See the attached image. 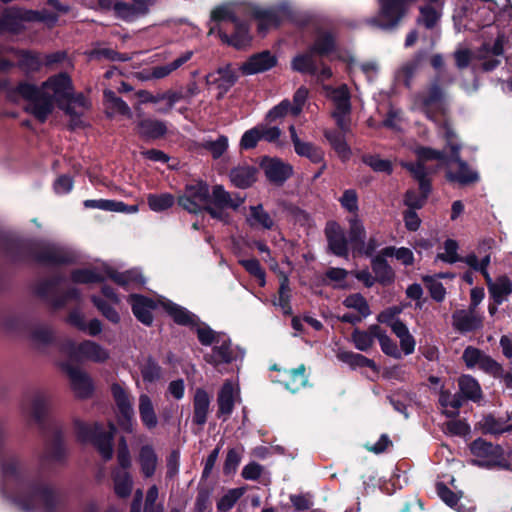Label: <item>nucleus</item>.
<instances>
[{"mask_svg":"<svg viewBox=\"0 0 512 512\" xmlns=\"http://www.w3.org/2000/svg\"><path fill=\"white\" fill-rule=\"evenodd\" d=\"M15 92L27 101L25 110L42 123L52 113L54 102L69 115L72 129L81 126V117L89 109V102L83 94L74 95L67 73L50 77L40 87L28 82L20 83Z\"/></svg>","mask_w":512,"mask_h":512,"instance_id":"f257e3e1","label":"nucleus"},{"mask_svg":"<svg viewBox=\"0 0 512 512\" xmlns=\"http://www.w3.org/2000/svg\"><path fill=\"white\" fill-rule=\"evenodd\" d=\"M74 427L78 438L83 442H92L104 460H110L113 456V437L116 428L109 425L108 431H103L97 424H88L79 419L74 421Z\"/></svg>","mask_w":512,"mask_h":512,"instance_id":"f03ea898","label":"nucleus"},{"mask_svg":"<svg viewBox=\"0 0 512 512\" xmlns=\"http://www.w3.org/2000/svg\"><path fill=\"white\" fill-rule=\"evenodd\" d=\"M245 202V197L239 193H231L222 185H214L210 193V202L206 206V212L213 218L224 224L231 222V216L227 209L238 210Z\"/></svg>","mask_w":512,"mask_h":512,"instance_id":"7ed1b4c3","label":"nucleus"},{"mask_svg":"<svg viewBox=\"0 0 512 512\" xmlns=\"http://www.w3.org/2000/svg\"><path fill=\"white\" fill-rule=\"evenodd\" d=\"M413 1L414 0H378V15L367 18L365 23L382 30H392L396 28L407 15L409 2Z\"/></svg>","mask_w":512,"mask_h":512,"instance_id":"20e7f679","label":"nucleus"},{"mask_svg":"<svg viewBox=\"0 0 512 512\" xmlns=\"http://www.w3.org/2000/svg\"><path fill=\"white\" fill-rule=\"evenodd\" d=\"M446 92L440 84V79L435 78L425 91L417 95V104L420 110L430 120L437 122L438 116L446 117L449 107L445 101Z\"/></svg>","mask_w":512,"mask_h":512,"instance_id":"39448f33","label":"nucleus"},{"mask_svg":"<svg viewBox=\"0 0 512 512\" xmlns=\"http://www.w3.org/2000/svg\"><path fill=\"white\" fill-rule=\"evenodd\" d=\"M57 16L45 11L25 10L20 7H10L3 11L0 17V30L17 33L23 28V22L44 21L54 23Z\"/></svg>","mask_w":512,"mask_h":512,"instance_id":"423d86ee","label":"nucleus"},{"mask_svg":"<svg viewBox=\"0 0 512 512\" xmlns=\"http://www.w3.org/2000/svg\"><path fill=\"white\" fill-rule=\"evenodd\" d=\"M471 453L479 458L472 462L479 467H501L508 468V463L504 458V451L500 445H495L482 438L475 439L470 444Z\"/></svg>","mask_w":512,"mask_h":512,"instance_id":"0eeeda50","label":"nucleus"},{"mask_svg":"<svg viewBox=\"0 0 512 512\" xmlns=\"http://www.w3.org/2000/svg\"><path fill=\"white\" fill-rule=\"evenodd\" d=\"M61 350L70 357V359L76 361L87 360L102 363L108 360L110 356L107 349L90 340H85L80 344H76L70 340L66 341L62 345Z\"/></svg>","mask_w":512,"mask_h":512,"instance_id":"6e6552de","label":"nucleus"},{"mask_svg":"<svg viewBox=\"0 0 512 512\" xmlns=\"http://www.w3.org/2000/svg\"><path fill=\"white\" fill-rule=\"evenodd\" d=\"M209 185L204 181H195L185 187V192L178 198L179 205L189 213L206 211L210 202Z\"/></svg>","mask_w":512,"mask_h":512,"instance_id":"1a4fd4ad","label":"nucleus"},{"mask_svg":"<svg viewBox=\"0 0 512 512\" xmlns=\"http://www.w3.org/2000/svg\"><path fill=\"white\" fill-rule=\"evenodd\" d=\"M51 407V397L44 391L27 393L21 400V413L27 419L41 424L48 415Z\"/></svg>","mask_w":512,"mask_h":512,"instance_id":"9d476101","label":"nucleus"},{"mask_svg":"<svg viewBox=\"0 0 512 512\" xmlns=\"http://www.w3.org/2000/svg\"><path fill=\"white\" fill-rule=\"evenodd\" d=\"M409 172L418 182L420 194H417L415 190H408L404 196V204L412 210L421 209L431 192L430 179L424 178V172L418 166H409Z\"/></svg>","mask_w":512,"mask_h":512,"instance_id":"9b49d317","label":"nucleus"},{"mask_svg":"<svg viewBox=\"0 0 512 512\" xmlns=\"http://www.w3.org/2000/svg\"><path fill=\"white\" fill-rule=\"evenodd\" d=\"M59 285V279L52 278L43 282L39 288L38 293L42 296L51 295V303L54 308H62L69 302H79L81 300V292L76 287H69L64 293L56 294L55 289Z\"/></svg>","mask_w":512,"mask_h":512,"instance_id":"f8f14e48","label":"nucleus"},{"mask_svg":"<svg viewBox=\"0 0 512 512\" xmlns=\"http://www.w3.org/2000/svg\"><path fill=\"white\" fill-rule=\"evenodd\" d=\"M446 164V178L448 181L467 185L478 180L477 173L470 170L467 163L460 158V153L451 155Z\"/></svg>","mask_w":512,"mask_h":512,"instance_id":"ddd939ff","label":"nucleus"},{"mask_svg":"<svg viewBox=\"0 0 512 512\" xmlns=\"http://www.w3.org/2000/svg\"><path fill=\"white\" fill-rule=\"evenodd\" d=\"M325 237L327 240L328 250L338 257H348V239L345 230L335 221L326 224Z\"/></svg>","mask_w":512,"mask_h":512,"instance_id":"4468645a","label":"nucleus"},{"mask_svg":"<svg viewBox=\"0 0 512 512\" xmlns=\"http://www.w3.org/2000/svg\"><path fill=\"white\" fill-rule=\"evenodd\" d=\"M261 168L266 178L275 185H282L293 173L291 165L282 162L277 158H264Z\"/></svg>","mask_w":512,"mask_h":512,"instance_id":"2eb2a0df","label":"nucleus"},{"mask_svg":"<svg viewBox=\"0 0 512 512\" xmlns=\"http://www.w3.org/2000/svg\"><path fill=\"white\" fill-rule=\"evenodd\" d=\"M452 325L457 331L467 333L480 329L483 318L473 308L459 309L452 314Z\"/></svg>","mask_w":512,"mask_h":512,"instance_id":"dca6fc26","label":"nucleus"},{"mask_svg":"<svg viewBox=\"0 0 512 512\" xmlns=\"http://www.w3.org/2000/svg\"><path fill=\"white\" fill-rule=\"evenodd\" d=\"M33 255L39 262L49 264H63L72 261L70 253L58 246L48 243L37 244Z\"/></svg>","mask_w":512,"mask_h":512,"instance_id":"f3484780","label":"nucleus"},{"mask_svg":"<svg viewBox=\"0 0 512 512\" xmlns=\"http://www.w3.org/2000/svg\"><path fill=\"white\" fill-rule=\"evenodd\" d=\"M71 387L75 395L79 398H88L93 392V383L90 376L77 367L66 366L65 368Z\"/></svg>","mask_w":512,"mask_h":512,"instance_id":"a211bd4d","label":"nucleus"},{"mask_svg":"<svg viewBox=\"0 0 512 512\" xmlns=\"http://www.w3.org/2000/svg\"><path fill=\"white\" fill-rule=\"evenodd\" d=\"M415 155L417 156L416 162H402L401 165L403 168L409 171V166H418L422 168L424 172V178H429L431 174L435 172L434 169L426 166V162L430 160H443L445 158V154L442 151L435 150L429 147H417L414 150Z\"/></svg>","mask_w":512,"mask_h":512,"instance_id":"6ab92c4d","label":"nucleus"},{"mask_svg":"<svg viewBox=\"0 0 512 512\" xmlns=\"http://www.w3.org/2000/svg\"><path fill=\"white\" fill-rule=\"evenodd\" d=\"M277 63V59L269 51H263L261 53L251 56L241 66V70L245 75H252L267 71L274 67Z\"/></svg>","mask_w":512,"mask_h":512,"instance_id":"aec40b11","label":"nucleus"},{"mask_svg":"<svg viewBox=\"0 0 512 512\" xmlns=\"http://www.w3.org/2000/svg\"><path fill=\"white\" fill-rule=\"evenodd\" d=\"M232 28H233V33L231 36H229L226 32L227 28H225L223 26H218L217 29H218V33H219L221 40L230 45H233L237 49H241V48L245 47L250 41V36H249L248 27H247L246 23L237 19L232 24Z\"/></svg>","mask_w":512,"mask_h":512,"instance_id":"412c9836","label":"nucleus"},{"mask_svg":"<svg viewBox=\"0 0 512 512\" xmlns=\"http://www.w3.org/2000/svg\"><path fill=\"white\" fill-rule=\"evenodd\" d=\"M257 172L255 166L242 164L230 170L229 179L235 187L246 189L256 182Z\"/></svg>","mask_w":512,"mask_h":512,"instance_id":"4be33fe9","label":"nucleus"},{"mask_svg":"<svg viewBox=\"0 0 512 512\" xmlns=\"http://www.w3.org/2000/svg\"><path fill=\"white\" fill-rule=\"evenodd\" d=\"M437 2H430L421 5L419 7V15L416 18V23L419 26H423L427 30L435 29L442 17V9L441 6H433V4H437Z\"/></svg>","mask_w":512,"mask_h":512,"instance_id":"5701e85b","label":"nucleus"},{"mask_svg":"<svg viewBox=\"0 0 512 512\" xmlns=\"http://www.w3.org/2000/svg\"><path fill=\"white\" fill-rule=\"evenodd\" d=\"M137 462L140 466V471L145 478H151L154 476L158 467L159 459L151 444L141 446L137 456Z\"/></svg>","mask_w":512,"mask_h":512,"instance_id":"b1692460","label":"nucleus"},{"mask_svg":"<svg viewBox=\"0 0 512 512\" xmlns=\"http://www.w3.org/2000/svg\"><path fill=\"white\" fill-rule=\"evenodd\" d=\"M131 305L133 314L140 322L147 326L152 324V310L156 308V303L152 299L141 295H132Z\"/></svg>","mask_w":512,"mask_h":512,"instance_id":"393cba45","label":"nucleus"},{"mask_svg":"<svg viewBox=\"0 0 512 512\" xmlns=\"http://www.w3.org/2000/svg\"><path fill=\"white\" fill-rule=\"evenodd\" d=\"M210 396L202 388H197L193 398V422L203 426L209 414Z\"/></svg>","mask_w":512,"mask_h":512,"instance_id":"a878e982","label":"nucleus"},{"mask_svg":"<svg viewBox=\"0 0 512 512\" xmlns=\"http://www.w3.org/2000/svg\"><path fill=\"white\" fill-rule=\"evenodd\" d=\"M113 489L119 498H128L133 489V478L128 470L114 468L111 472Z\"/></svg>","mask_w":512,"mask_h":512,"instance_id":"bb28decb","label":"nucleus"},{"mask_svg":"<svg viewBox=\"0 0 512 512\" xmlns=\"http://www.w3.org/2000/svg\"><path fill=\"white\" fill-rule=\"evenodd\" d=\"M138 135L146 140L158 139L167 132L166 124L163 121L146 118L137 124Z\"/></svg>","mask_w":512,"mask_h":512,"instance_id":"cd10ccee","label":"nucleus"},{"mask_svg":"<svg viewBox=\"0 0 512 512\" xmlns=\"http://www.w3.org/2000/svg\"><path fill=\"white\" fill-rule=\"evenodd\" d=\"M111 394L118 408L119 415H134L133 397L123 386L113 383L111 385Z\"/></svg>","mask_w":512,"mask_h":512,"instance_id":"c85d7f7f","label":"nucleus"},{"mask_svg":"<svg viewBox=\"0 0 512 512\" xmlns=\"http://www.w3.org/2000/svg\"><path fill=\"white\" fill-rule=\"evenodd\" d=\"M138 410L143 425L152 430L158 425V418L152 399L147 394H140L138 398Z\"/></svg>","mask_w":512,"mask_h":512,"instance_id":"c756f323","label":"nucleus"},{"mask_svg":"<svg viewBox=\"0 0 512 512\" xmlns=\"http://www.w3.org/2000/svg\"><path fill=\"white\" fill-rule=\"evenodd\" d=\"M246 222L251 228L271 230L274 226L272 217L264 210L262 204L249 207V214L246 217Z\"/></svg>","mask_w":512,"mask_h":512,"instance_id":"7c9ffc66","label":"nucleus"},{"mask_svg":"<svg viewBox=\"0 0 512 512\" xmlns=\"http://www.w3.org/2000/svg\"><path fill=\"white\" fill-rule=\"evenodd\" d=\"M385 257L386 255L380 254L376 255L371 261L372 271L375 274V279L377 282L382 285H388L394 281V271L387 263Z\"/></svg>","mask_w":512,"mask_h":512,"instance_id":"2f4dec72","label":"nucleus"},{"mask_svg":"<svg viewBox=\"0 0 512 512\" xmlns=\"http://www.w3.org/2000/svg\"><path fill=\"white\" fill-rule=\"evenodd\" d=\"M206 79L208 84L216 85L222 95L235 84L236 75L231 68L225 67L209 74Z\"/></svg>","mask_w":512,"mask_h":512,"instance_id":"473e14b6","label":"nucleus"},{"mask_svg":"<svg viewBox=\"0 0 512 512\" xmlns=\"http://www.w3.org/2000/svg\"><path fill=\"white\" fill-rule=\"evenodd\" d=\"M483 433L491 435H501L505 432H512V424L505 418H496L492 414L485 415L479 422Z\"/></svg>","mask_w":512,"mask_h":512,"instance_id":"72a5a7b5","label":"nucleus"},{"mask_svg":"<svg viewBox=\"0 0 512 512\" xmlns=\"http://www.w3.org/2000/svg\"><path fill=\"white\" fill-rule=\"evenodd\" d=\"M68 452L66 447L59 441L48 446L40 457L43 465H64Z\"/></svg>","mask_w":512,"mask_h":512,"instance_id":"f704fd0d","label":"nucleus"},{"mask_svg":"<svg viewBox=\"0 0 512 512\" xmlns=\"http://www.w3.org/2000/svg\"><path fill=\"white\" fill-rule=\"evenodd\" d=\"M14 57L18 60L17 65L26 72H35L43 65V60L37 53L26 50L11 49Z\"/></svg>","mask_w":512,"mask_h":512,"instance_id":"c9c22d12","label":"nucleus"},{"mask_svg":"<svg viewBox=\"0 0 512 512\" xmlns=\"http://www.w3.org/2000/svg\"><path fill=\"white\" fill-rule=\"evenodd\" d=\"M105 273L108 278L114 281L116 284L127 287L129 285H143L144 278L143 276L136 270H129L125 272H117L112 268H106Z\"/></svg>","mask_w":512,"mask_h":512,"instance_id":"e433bc0d","label":"nucleus"},{"mask_svg":"<svg viewBox=\"0 0 512 512\" xmlns=\"http://www.w3.org/2000/svg\"><path fill=\"white\" fill-rule=\"evenodd\" d=\"M459 391L466 400L479 402L482 399V390L478 381L470 375H462L458 379Z\"/></svg>","mask_w":512,"mask_h":512,"instance_id":"4c0bfd02","label":"nucleus"},{"mask_svg":"<svg viewBox=\"0 0 512 512\" xmlns=\"http://www.w3.org/2000/svg\"><path fill=\"white\" fill-rule=\"evenodd\" d=\"M218 414L229 416L234 408V387L232 382L226 381L221 387L218 398Z\"/></svg>","mask_w":512,"mask_h":512,"instance_id":"58836bf2","label":"nucleus"},{"mask_svg":"<svg viewBox=\"0 0 512 512\" xmlns=\"http://www.w3.org/2000/svg\"><path fill=\"white\" fill-rule=\"evenodd\" d=\"M315 55V52L309 48L306 52L295 56L291 63L293 70L316 75L318 68L314 59Z\"/></svg>","mask_w":512,"mask_h":512,"instance_id":"ea45409f","label":"nucleus"},{"mask_svg":"<svg viewBox=\"0 0 512 512\" xmlns=\"http://www.w3.org/2000/svg\"><path fill=\"white\" fill-rule=\"evenodd\" d=\"M104 99L109 115L120 114L132 118V112L127 103L111 90L104 91Z\"/></svg>","mask_w":512,"mask_h":512,"instance_id":"a19ab883","label":"nucleus"},{"mask_svg":"<svg viewBox=\"0 0 512 512\" xmlns=\"http://www.w3.org/2000/svg\"><path fill=\"white\" fill-rule=\"evenodd\" d=\"M29 339L34 346L40 348L53 341L54 332L48 325L35 324L29 328Z\"/></svg>","mask_w":512,"mask_h":512,"instance_id":"79ce46f5","label":"nucleus"},{"mask_svg":"<svg viewBox=\"0 0 512 512\" xmlns=\"http://www.w3.org/2000/svg\"><path fill=\"white\" fill-rule=\"evenodd\" d=\"M287 379L285 380V387L291 392L295 393L308 384V377L306 375V367L301 364L299 367L285 371Z\"/></svg>","mask_w":512,"mask_h":512,"instance_id":"37998d69","label":"nucleus"},{"mask_svg":"<svg viewBox=\"0 0 512 512\" xmlns=\"http://www.w3.org/2000/svg\"><path fill=\"white\" fill-rule=\"evenodd\" d=\"M325 138L328 140L331 147L338 154L342 160L349 159L351 155V149L345 140V133L326 130L324 132Z\"/></svg>","mask_w":512,"mask_h":512,"instance_id":"c03bdc74","label":"nucleus"},{"mask_svg":"<svg viewBox=\"0 0 512 512\" xmlns=\"http://www.w3.org/2000/svg\"><path fill=\"white\" fill-rule=\"evenodd\" d=\"M193 55L192 51H186L181 56L176 58L171 63L155 66L151 68V75L153 79H162L169 76L172 72L180 68L183 64H185L188 60L191 59Z\"/></svg>","mask_w":512,"mask_h":512,"instance_id":"a18cd8bd","label":"nucleus"},{"mask_svg":"<svg viewBox=\"0 0 512 512\" xmlns=\"http://www.w3.org/2000/svg\"><path fill=\"white\" fill-rule=\"evenodd\" d=\"M389 326L393 333L400 339L401 347L406 354L414 351L415 341L409 333L407 326L400 320L389 322Z\"/></svg>","mask_w":512,"mask_h":512,"instance_id":"49530a36","label":"nucleus"},{"mask_svg":"<svg viewBox=\"0 0 512 512\" xmlns=\"http://www.w3.org/2000/svg\"><path fill=\"white\" fill-rule=\"evenodd\" d=\"M489 293L496 304H501L512 293L511 280L506 275L499 276L491 284Z\"/></svg>","mask_w":512,"mask_h":512,"instance_id":"de8ad7c7","label":"nucleus"},{"mask_svg":"<svg viewBox=\"0 0 512 512\" xmlns=\"http://www.w3.org/2000/svg\"><path fill=\"white\" fill-rule=\"evenodd\" d=\"M205 360L215 366L230 363L233 359V352L229 341H224L221 345L215 346L212 352L205 355Z\"/></svg>","mask_w":512,"mask_h":512,"instance_id":"09e8293b","label":"nucleus"},{"mask_svg":"<svg viewBox=\"0 0 512 512\" xmlns=\"http://www.w3.org/2000/svg\"><path fill=\"white\" fill-rule=\"evenodd\" d=\"M337 358L348 364L351 368L356 369L359 367H370L376 369L375 362L362 354L354 353L351 351H339Z\"/></svg>","mask_w":512,"mask_h":512,"instance_id":"8fccbe9b","label":"nucleus"},{"mask_svg":"<svg viewBox=\"0 0 512 512\" xmlns=\"http://www.w3.org/2000/svg\"><path fill=\"white\" fill-rule=\"evenodd\" d=\"M294 149L299 156L306 157L313 163H321L324 160L323 150L311 142L301 141L294 146Z\"/></svg>","mask_w":512,"mask_h":512,"instance_id":"3c124183","label":"nucleus"},{"mask_svg":"<svg viewBox=\"0 0 512 512\" xmlns=\"http://www.w3.org/2000/svg\"><path fill=\"white\" fill-rule=\"evenodd\" d=\"M329 97L334 103V111H351L350 95L346 85H342L336 89H330Z\"/></svg>","mask_w":512,"mask_h":512,"instance_id":"603ef678","label":"nucleus"},{"mask_svg":"<svg viewBox=\"0 0 512 512\" xmlns=\"http://www.w3.org/2000/svg\"><path fill=\"white\" fill-rule=\"evenodd\" d=\"M335 47V40L333 35L330 32H320L315 41L314 44L310 47L315 54L319 56L327 55L328 53L332 52Z\"/></svg>","mask_w":512,"mask_h":512,"instance_id":"864d4df0","label":"nucleus"},{"mask_svg":"<svg viewBox=\"0 0 512 512\" xmlns=\"http://www.w3.org/2000/svg\"><path fill=\"white\" fill-rule=\"evenodd\" d=\"M371 330L378 339L381 349L385 354L393 357L400 356L397 345L388 337L379 325H371Z\"/></svg>","mask_w":512,"mask_h":512,"instance_id":"5fc2aeb1","label":"nucleus"},{"mask_svg":"<svg viewBox=\"0 0 512 512\" xmlns=\"http://www.w3.org/2000/svg\"><path fill=\"white\" fill-rule=\"evenodd\" d=\"M140 371L143 380L149 383L159 380L162 375L161 367L151 357H148L143 361V363H141Z\"/></svg>","mask_w":512,"mask_h":512,"instance_id":"6e6d98bb","label":"nucleus"},{"mask_svg":"<svg viewBox=\"0 0 512 512\" xmlns=\"http://www.w3.org/2000/svg\"><path fill=\"white\" fill-rule=\"evenodd\" d=\"M71 279L74 283L89 284L102 282L105 279V277L96 270L77 269L71 273Z\"/></svg>","mask_w":512,"mask_h":512,"instance_id":"4d7b16f0","label":"nucleus"},{"mask_svg":"<svg viewBox=\"0 0 512 512\" xmlns=\"http://www.w3.org/2000/svg\"><path fill=\"white\" fill-rule=\"evenodd\" d=\"M351 337L355 347L360 351L369 350L373 346L374 339L376 338L372 333L371 326L367 331L355 329Z\"/></svg>","mask_w":512,"mask_h":512,"instance_id":"13d9d810","label":"nucleus"},{"mask_svg":"<svg viewBox=\"0 0 512 512\" xmlns=\"http://www.w3.org/2000/svg\"><path fill=\"white\" fill-rule=\"evenodd\" d=\"M343 305L349 309L356 310L362 317H367L371 313L368 302L360 293L347 296L343 301Z\"/></svg>","mask_w":512,"mask_h":512,"instance_id":"bf43d9fd","label":"nucleus"},{"mask_svg":"<svg viewBox=\"0 0 512 512\" xmlns=\"http://www.w3.org/2000/svg\"><path fill=\"white\" fill-rule=\"evenodd\" d=\"M349 224V239L353 248L356 250L359 246H363L366 231L361 221L356 217L350 219Z\"/></svg>","mask_w":512,"mask_h":512,"instance_id":"052dcab7","label":"nucleus"},{"mask_svg":"<svg viewBox=\"0 0 512 512\" xmlns=\"http://www.w3.org/2000/svg\"><path fill=\"white\" fill-rule=\"evenodd\" d=\"M113 7L117 16L125 20L133 19L139 14H145L147 12V8L145 7H139L137 4L124 2H116Z\"/></svg>","mask_w":512,"mask_h":512,"instance_id":"680f3d73","label":"nucleus"},{"mask_svg":"<svg viewBox=\"0 0 512 512\" xmlns=\"http://www.w3.org/2000/svg\"><path fill=\"white\" fill-rule=\"evenodd\" d=\"M148 205L151 210L156 212L164 211L173 206L175 199L169 193L163 194H150L147 198Z\"/></svg>","mask_w":512,"mask_h":512,"instance_id":"e2e57ef3","label":"nucleus"},{"mask_svg":"<svg viewBox=\"0 0 512 512\" xmlns=\"http://www.w3.org/2000/svg\"><path fill=\"white\" fill-rule=\"evenodd\" d=\"M255 17L259 21L258 29L260 31H266L279 23L278 15L274 10H257L255 11Z\"/></svg>","mask_w":512,"mask_h":512,"instance_id":"0e129e2a","label":"nucleus"},{"mask_svg":"<svg viewBox=\"0 0 512 512\" xmlns=\"http://www.w3.org/2000/svg\"><path fill=\"white\" fill-rule=\"evenodd\" d=\"M362 161L371 167L375 172L392 173V164L389 160L381 159L378 155H363Z\"/></svg>","mask_w":512,"mask_h":512,"instance_id":"69168bd1","label":"nucleus"},{"mask_svg":"<svg viewBox=\"0 0 512 512\" xmlns=\"http://www.w3.org/2000/svg\"><path fill=\"white\" fill-rule=\"evenodd\" d=\"M243 495L242 489H231L224 494L217 502V509L220 512L229 511Z\"/></svg>","mask_w":512,"mask_h":512,"instance_id":"338daca9","label":"nucleus"},{"mask_svg":"<svg viewBox=\"0 0 512 512\" xmlns=\"http://www.w3.org/2000/svg\"><path fill=\"white\" fill-rule=\"evenodd\" d=\"M423 281L429 290L430 296L437 302H442L446 295L443 284L432 276H424Z\"/></svg>","mask_w":512,"mask_h":512,"instance_id":"774afa93","label":"nucleus"}]
</instances>
